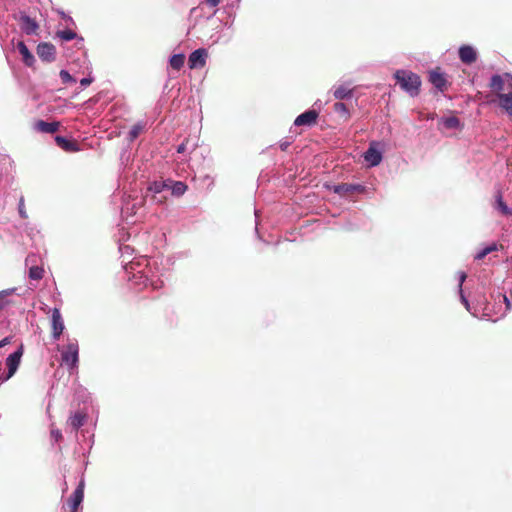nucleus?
Listing matches in <instances>:
<instances>
[{
	"label": "nucleus",
	"mask_w": 512,
	"mask_h": 512,
	"mask_svg": "<svg viewBox=\"0 0 512 512\" xmlns=\"http://www.w3.org/2000/svg\"><path fill=\"white\" fill-rule=\"evenodd\" d=\"M119 252L123 268L128 274V281L133 288L142 290L150 287L152 290H159L164 286V281L161 278L162 273L159 271L156 260L147 259L146 257L128 260L134 249L124 243L119 244Z\"/></svg>",
	"instance_id": "nucleus-1"
},
{
	"label": "nucleus",
	"mask_w": 512,
	"mask_h": 512,
	"mask_svg": "<svg viewBox=\"0 0 512 512\" xmlns=\"http://www.w3.org/2000/svg\"><path fill=\"white\" fill-rule=\"evenodd\" d=\"M394 78L400 87L411 97L419 94L421 79L416 73L400 69L394 73Z\"/></svg>",
	"instance_id": "nucleus-2"
},
{
	"label": "nucleus",
	"mask_w": 512,
	"mask_h": 512,
	"mask_svg": "<svg viewBox=\"0 0 512 512\" xmlns=\"http://www.w3.org/2000/svg\"><path fill=\"white\" fill-rule=\"evenodd\" d=\"M61 359L70 372L78 368L79 363V344L77 339H69L68 343L61 352Z\"/></svg>",
	"instance_id": "nucleus-3"
},
{
	"label": "nucleus",
	"mask_w": 512,
	"mask_h": 512,
	"mask_svg": "<svg viewBox=\"0 0 512 512\" xmlns=\"http://www.w3.org/2000/svg\"><path fill=\"white\" fill-rule=\"evenodd\" d=\"M24 348L21 344L13 353H11L5 361L7 372L2 373L1 384L7 382L10 378H12L17 372L19 365L21 363V358L23 356Z\"/></svg>",
	"instance_id": "nucleus-4"
},
{
	"label": "nucleus",
	"mask_w": 512,
	"mask_h": 512,
	"mask_svg": "<svg viewBox=\"0 0 512 512\" xmlns=\"http://www.w3.org/2000/svg\"><path fill=\"white\" fill-rule=\"evenodd\" d=\"M332 190L335 194L344 197L353 193L364 194L367 192V187L359 183H341L334 185Z\"/></svg>",
	"instance_id": "nucleus-5"
},
{
	"label": "nucleus",
	"mask_w": 512,
	"mask_h": 512,
	"mask_svg": "<svg viewBox=\"0 0 512 512\" xmlns=\"http://www.w3.org/2000/svg\"><path fill=\"white\" fill-rule=\"evenodd\" d=\"M51 327L53 340H59L65 329V324L61 311L57 307L53 308L51 312Z\"/></svg>",
	"instance_id": "nucleus-6"
},
{
	"label": "nucleus",
	"mask_w": 512,
	"mask_h": 512,
	"mask_svg": "<svg viewBox=\"0 0 512 512\" xmlns=\"http://www.w3.org/2000/svg\"><path fill=\"white\" fill-rule=\"evenodd\" d=\"M84 487L85 482L84 479H81L78 483L76 489L72 493V495L69 497L67 503L70 507L71 512H76L78 507L81 505L84 499Z\"/></svg>",
	"instance_id": "nucleus-7"
},
{
	"label": "nucleus",
	"mask_w": 512,
	"mask_h": 512,
	"mask_svg": "<svg viewBox=\"0 0 512 512\" xmlns=\"http://www.w3.org/2000/svg\"><path fill=\"white\" fill-rule=\"evenodd\" d=\"M458 56L462 63L471 65L477 60L478 52L474 46L464 44L459 47Z\"/></svg>",
	"instance_id": "nucleus-8"
},
{
	"label": "nucleus",
	"mask_w": 512,
	"mask_h": 512,
	"mask_svg": "<svg viewBox=\"0 0 512 512\" xmlns=\"http://www.w3.org/2000/svg\"><path fill=\"white\" fill-rule=\"evenodd\" d=\"M207 50L204 48H199L194 50L188 58V64L191 69L202 68L206 64L207 59Z\"/></svg>",
	"instance_id": "nucleus-9"
},
{
	"label": "nucleus",
	"mask_w": 512,
	"mask_h": 512,
	"mask_svg": "<svg viewBox=\"0 0 512 512\" xmlns=\"http://www.w3.org/2000/svg\"><path fill=\"white\" fill-rule=\"evenodd\" d=\"M18 20L20 28L25 34L33 35L37 32L39 28L38 23L24 12H20Z\"/></svg>",
	"instance_id": "nucleus-10"
},
{
	"label": "nucleus",
	"mask_w": 512,
	"mask_h": 512,
	"mask_svg": "<svg viewBox=\"0 0 512 512\" xmlns=\"http://www.w3.org/2000/svg\"><path fill=\"white\" fill-rule=\"evenodd\" d=\"M38 57L45 62H53L56 57L55 46L48 42H42L37 46Z\"/></svg>",
	"instance_id": "nucleus-11"
},
{
	"label": "nucleus",
	"mask_w": 512,
	"mask_h": 512,
	"mask_svg": "<svg viewBox=\"0 0 512 512\" xmlns=\"http://www.w3.org/2000/svg\"><path fill=\"white\" fill-rule=\"evenodd\" d=\"M318 115L319 114L315 109H308L296 117L294 125L297 127L311 126L316 123Z\"/></svg>",
	"instance_id": "nucleus-12"
},
{
	"label": "nucleus",
	"mask_w": 512,
	"mask_h": 512,
	"mask_svg": "<svg viewBox=\"0 0 512 512\" xmlns=\"http://www.w3.org/2000/svg\"><path fill=\"white\" fill-rule=\"evenodd\" d=\"M364 160L370 167L378 166L382 161V152L371 143L369 148L364 153Z\"/></svg>",
	"instance_id": "nucleus-13"
},
{
	"label": "nucleus",
	"mask_w": 512,
	"mask_h": 512,
	"mask_svg": "<svg viewBox=\"0 0 512 512\" xmlns=\"http://www.w3.org/2000/svg\"><path fill=\"white\" fill-rule=\"evenodd\" d=\"M331 91L333 97L339 101L352 99L354 96V89L350 88L349 84H341L339 86H334L331 89Z\"/></svg>",
	"instance_id": "nucleus-14"
},
{
	"label": "nucleus",
	"mask_w": 512,
	"mask_h": 512,
	"mask_svg": "<svg viewBox=\"0 0 512 512\" xmlns=\"http://www.w3.org/2000/svg\"><path fill=\"white\" fill-rule=\"evenodd\" d=\"M11 170H12V160L6 155L0 153V180H5V182H9L11 179Z\"/></svg>",
	"instance_id": "nucleus-15"
},
{
	"label": "nucleus",
	"mask_w": 512,
	"mask_h": 512,
	"mask_svg": "<svg viewBox=\"0 0 512 512\" xmlns=\"http://www.w3.org/2000/svg\"><path fill=\"white\" fill-rule=\"evenodd\" d=\"M504 79L512 80V74L504 73L503 75L494 74L490 78L489 87L492 91L497 92L498 94L504 90Z\"/></svg>",
	"instance_id": "nucleus-16"
},
{
	"label": "nucleus",
	"mask_w": 512,
	"mask_h": 512,
	"mask_svg": "<svg viewBox=\"0 0 512 512\" xmlns=\"http://www.w3.org/2000/svg\"><path fill=\"white\" fill-rule=\"evenodd\" d=\"M59 126H60L59 122H56V121L47 122L44 120H38L34 123L33 128L37 132L53 134L58 131Z\"/></svg>",
	"instance_id": "nucleus-17"
},
{
	"label": "nucleus",
	"mask_w": 512,
	"mask_h": 512,
	"mask_svg": "<svg viewBox=\"0 0 512 512\" xmlns=\"http://www.w3.org/2000/svg\"><path fill=\"white\" fill-rule=\"evenodd\" d=\"M56 36L60 38L63 41H71L76 40V46L78 48L83 47L84 45V38L82 36H78L73 30L71 29H65V30H59L56 32Z\"/></svg>",
	"instance_id": "nucleus-18"
},
{
	"label": "nucleus",
	"mask_w": 512,
	"mask_h": 512,
	"mask_svg": "<svg viewBox=\"0 0 512 512\" xmlns=\"http://www.w3.org/2000/svg\"><path fill=\"white\" fill-rule=\"evenodd\" d=\"M430 83L439 91L443 92L447 85L445 75L439 71L433 70L429 73Z\"/></svg>",
	"instance_id": "nucleus-19"
},
{
	"label": "nucleus",
	"mask_w": 512,
	"mask_h": 512,
	"mask_svg": "<svg viewBox=\"0 0 512 512\" xmlns=\"http://www.w3.org/2000/svg\"><path fill=\"white\" fill-rule=\"evenodd\" d=\"M87 413L77 411L68 419V426L74 431H78L87 421Z\"/></svg>",
	"instance_id": "nucleus-20"
},
{
	"label": "nucleus",
	"mask_w": 512,
	"mask_h": 512,
	"mask_svg": "<svg viewBox=\"0 0 512 512\" xmlns=\"http://www.w3.org/2000/svg\"><path fill=\"white\" fill-rule=\"evenodd\" d=\"M55 142H56L57 146L60 147L65 152L79 151L78 144L75 141L70 140L64 136L57 135L55 137Z\"/></svg>",
	"instance_id": "nucleus-21"
},
{
	"label": "nucleus",
	"mask_w": 512,
	"mask_h": 512,
	"mask_svg": "<svg viewBox=\"0 0 512 512\" xmlns=\"http://www.w3.org/2000/svg\"><path fill=\"white\" fill-rule=\"evenodd\" d=\"M17 49H18L19 53L21 54L25 65L31 67L35 62V58H34L33 54L30 52V50L28 49L27 45L23 41H19L17 43Z\"/></svg>",
	"instance_id": "nucleus-22"
},
{
	"label": "nucleus",
	"mask_w": 512,
	"mask_h": 512,
	"mask_svg": "<svg viewBox=\"0 0 512 512\" xmlns=\"http://www.w3.org/2000/svg\"><path fill=\"white\" fill-rule=\"evenodd\" d=\"M497 96L500 101V107L504 109L510 116H512V93H499Z\"/></svg>",
	"instance_id": "nucleus-23"
},
{
	"label": "nucleus",
	"mask_w": 512,
	"mask_h": 512,
	"mask_svg": "<svg viewBox=\"0 0 512 512\" xmlns=\"http://www.w3.org/2000/svg\"><path fill=\"white\" fill-rule=\"evenodd\" d=\"M495 209L505 216H512V208H510L504 201L501 192H498L495 199Z\"/></svg>",
	"instance_id": "nucleus-24"
},
{
	"label": "nucleus",
	"mask_w": 512,
	"mask_h": 512,
	"mask_svg": "<svg viewBox=\"0 0 512 512\" xmlns=\"http://www.w3.org/2000/svg\"><path fill=\"white\" fill-rule=\"evenodd\" d=\"M440 123L446 129H460L462 127L460 119L456 116L441 117Z\"/></svg>",
	"instance_id": "nucleus-25"
},
{
	"label": "nucleus",
	"mask_w": 512,
	"mask_h": 512,
	"mask_svg": "<svg viewBox=\"0 0 512 512\" xmlns=\"http://www.w3.org/2000/svg\"><path fill=\"white\" fill-rule=\"evenodd\" d=\"M168 190H171L172 195L179 197L186 192L187 185L182 181L171 182V186L168 185Z\"/></svg>",
	"instance_id": "nucleus-26"
},
{
	"label": "nucleus",
	"mask_w": 512,
	"mask_h": 512,
	"mask_svg": "<svg viewBox=\"0 0 512 512\" xmlns=\"http://www.w3.org/2000/svg\"><path fill=\"white\" fill-rule=\"evenodd\" d=\"M197 148V143L190 141V139L186 138L181 144H179L176 148L177 153L183 154L185 152L192 153Z\"/></svg>",
	"instance_id": "nucleus-27"
},
{
	"label": "nucleus",
	"mask_w": 512,
	"mask_h": 512,
	"mask_svg": "<svg viewBox=\"0 0 512 512\" xmlns=\"http://www.w3.org/2000/svg\"><path fill=\"white\" fill-rule=\"evenodd\" d=\"M185 55L183 53L174 54L169 59V64L174 70H180L184 66Z\"/></svg>",
	"instance_id": "nucleus-28"
},
{
	"label": "nucleus",
	"mask_w": 512,
	"mask_h": 512,
	"mask_svg": "<svg viewBox=\"0 0 512 512\" xmlns=\"http://www.w3.org/2000/svg\"><path fill=\"white\" fill-rule=\"evenodd\" d=\"M165 190H168V184L164 181H154L148 187L152 194H162Z\"/></svg>",
	"instance_id": "nucleus-29"
},
{
	"label": "nucleus",
	"mask_w": 512,
	"mask_h": 512,
	"mask_svg": "<svg viewBox=\"0 0 512 512\" xmlns=\"http://www.w3.org/2000/svg\"><path fill=\"white\" fill-rule=\"evenodd\" d=\"M333 110L335 111V113L343 116L345 119H348L350 117V111L347 105L341 101H338L333 105Z\"/></svg>",
	"instance_id": "nucleus-30"
},
{
	"label": "nucleus",
	"mask_w": 512,
	"mask_h": 512,
	"mask_svg": "<svg viewBox=\"0 0 512 512\" xmlns=\"http://www.w3.org/2000/svg\"><path fill=\"white\" fill-rule=\"evenodd\" d=\"M44 270L40 266H31L29 268V278L32 280H40L43 278Z\"/></svg>",
	"instance_id": "nucleus-31"
},
{
	"label": "nucleus",
	"mask_w": 512,
	"mask_h": 512,
	"mask_svg": "<svg viewBox=\"0 0 512 512\" xmlns=\"http://www.w3.org/2000/svg\"><path fill=\"white\" fill-rule=\"evenodd\" d=\"M497 297L499 298V301H503L505 303V310L501 314V317H504L512 309V299L502 293H498Z\"/></svg>",
	"instance_id": "nucleus-32"
},
{
	"label": "nucleus",
	"mask_w": 512,
	"mask_h": 512,
	"mask_svg": "<svg viewBox=\"0 0 512 512\" xmlns=\"http://www.w3.org/2000/svg\"><path fill=\"white\" fill-rule=\"evenodd\" d=\"M144 126L141 123L135 124L129 131V139L131 141L135 140L140 133L143 131Z\"/></svg>",
	"instance_id": "nucleus-33"
},
{
	"label": "nucleus",
	"mask_w": 512,
	"mask_h": 512,
	"mask_svg": "<svg viewBox=\"0 0 512 512\" xmlns=\"http://www.w3.org/2000/svg\"><path fill=\"white\" fill-rule=\"evenodd\" d=\"M458 293H459L460 301L465 306L466 310L469 313H471L473 316H476L477 314H476L475 311L472 310L471 304L468 301L467 297L465 296L464 291L463 290H458Z\"/></svg>",
	"instance_id": "nucleus-34"
},
{
	"label": "nucleus",
	"mask_w": 512,
	"mask_h": 512,
	"mask_svg": "<svg viewBox=\"0 0 512 512\" xmlns=\"http://www.w3.org/2000/svg\"><path fill=\"white\" fill-rule=\"evenodd\" d=\"M458 293H459L460 301L465 306L466 310L469 313H471L473 316H476L477 314H476L475 311L472 310L471 304L468 301L467 297L465 296L464 291L463 290H458Z\"/></svg>",
	"instance_id": "nucleus-35"
},
{
	"label": "nucleus",
	"mask_w": 512,
	"mask_h": 512,
	"mask_svg": "<svg viewBox=\"0 0 512 512\" xmlns=\"http://www.w3.org/2000/svg\"><path fill=\"white\" fill-rule=\"evenodd\" d=\"M240 1L241 0H233L227 4L226 9L229 17L235 18V12L239 8Z\"/></svg>",
	"instance_id": "nucleus-36"
},
{
	"label": "nucleus",
	"mask_w": 512,
	"mask_h": 512,
	"mask_svg": "<svg viewBox=\"0 0 512 512\" xmlns=\"http://www.w3.org/2000/svg\"><path fill=\"white\" fill-rule=\"evenodd\" d=\"M59 76L64 84L75 83L76 78L73 77L67 70L62 69L59 73Z\"/></svg>",
	"instance_id": "nucleus-37"
},
{
	"label": "nucleus",
	"mask_w": 512,
	"mask_h": 512,
	"mask_svg": "<svg viewBox=\"0 0 512 512\" xmlns=\"http://www.w3.org/2000/svg\"><path fill=\"white\" fill-rule=\"evenodd\" d=\"M18 213L22 219L28 218V214L26 212L24 197L21 195L18 199Z\"/></svg>",
	"instance_id": "nucleus-38"
},
{
	"label": "nucleus",
	"mask_w": 512,
	"mask_h": 512,
	"mask_svg": "<svg viewBox=\"0 0 512 512\" xmlns=\"http://www.w3.org/2000/svg\"><path fill=\"white\" fill-rule=\"evenodd\" d=\"M466 278H467V275L465 272H463V271L458 272V281H459L458 290H463V283L465 282Z\"/></svg>",
	"instance_id": "nucleus-39"
},
{
	"label": "nucleus",
	"mask_w": 512,
	"mask_h": 512,
	"mask_svg": "<svg viewBox=\"0 0 512 512\" xmlns=\"http://www.w3.org/2000/svg\"><path fill=\"white\" fill-rule=\"evenodd\" d=\"M488 254H489L488 249H486V247H484L476 253L474 258L476 260H481V259L485 258Z\"/></svg>",
	"instance_id": "nucleus-40"
},
{
	"label": "nucleus",
	"mask_w": 512,
	"mask_h": 512,
	"mask_svg": "<svg viewBox=\"0 0 512 512\" xmlns=\"http://www.w3.org/2000/svg\"><path fill=\"white\" fill-rule=\"evenodd\" d=\"M290 145H291V141L288 139H282L279 142V147L282 151H286Z\"/></svg>",
	"instance_id": "nucleus-41"
},
{
	"label": "nucleus",
	"mask_w": 512,
	"mask_h": 512,
	"mask_svg": "<svg viewBox=\"0 0 512 512\" xmlns=\"http://www.w3.org/2000/svg\"><path fill=\"white\" fill-rule=\"evenodd\" d=\"M93 80L94 79L92 77H84L80 80V85L82 88H85L89 86L93 82Z\"/></svg>",
	"instance_id": "nucleus-42"
},
{
	"label": "nucleus",
	"mask_w": 512,
	"mask_h": 512,
	"mask_svg": "<svg viewBox=\"0 0 512 512\" xmlns=\"http://www.w3.org/2000/svg\"><path fill=\"white\" fill-rule=\"evenodd\" d=\"M166 199L162 194H152V201L155 203H162Z\"/></svg>",
	"instance_id": "nucleus-43"
},
{
	"label": "nucleus",
	"mask_w": 512,
	"mask_h": 512,
	"mask_svg": "<svg viewBox=\"0 0 512 512\" xmlns=\"http://www.w3.org/2000/svg\"><path fill=\"white\" fill-rule=\"evenodd\" d=\"M12 339V336H6L2 340H0L1 348H4L6 345L10 344L12 342Z\"/></svg>",
	"instance_id": "nucleus-44"
},
{
	"label": "nucleus",
	"mask_w": 512,
	"mask_h": 512,
	"mask_svg": "<svg viewBox=\"0 0 512 512\" xmlns=\"http://www.w3.org/2000/svg\"><path fill=\"white\" fill-rule=\"evenodd\" d=\"M51 436L54 438L55 441H59L62 438V433L60 430H52Z\"/></svg>",
	"instance_id": "nucleus-45"
},
{
	"label": "nucleus",
	"mask_w": 512,
	"mask_h": 512,
	"mask_svg": "<svg viewBox=\"0 0 512 512\" xmlns=\"http://www.w3.org/2000/svg\"><path fill=\"white\" fill-rule=\"evenodd\" d=\"M16 288H10L0 291V298H3L4 296L10 295L14 292H16Z\"/></svg>",
	"instance_id": "nucleus-46"
},
{
	"label": "nucleus",
	"mask_w": 512,
	"mask_h": 512,
	"mask_svg": "<svg viewBox=\"0 0 512 512\" xmlns=\"http://www.w3.org/2000/svg\"><path fill=\"white\" fill-rule=\"evenodd\" d=\"M258 213H259V212H258V210H257V209H255V211H254L255 218H256V227H255V231H256L257 237H258L259 239H261V236H260L259 231H258V218H259V214H258Z\"/></svg>",
	"instance_id": "nucleus-47"
},
{
	"label": "nucleus",
	"mask_w": 512,
	"mask_h": 512,
	"mask_svg": "<svg viewBox=\"0 0 512 512\" xmlns=\"http://www.w3.org/2000/svg\"><path fill=\"white\" fill-rule=\"evenodd\" d=\"M205 3L210 7H216L219 5L220 0H205Z\"/></svg>",
	"instance_id": "nucleus-48"
},
{
	"label": "nucleus",
	"mask_w": 512,
	"mask_h": 512,
	"mask_svg": "<svg viewBox=\"0 0 512 512\" xmlns=\"http://www.w3.org/2000/svg\"><path fill=\"white\" fill-rule=\"evenodd\" d=\"M486 249H488V252L489 254L493 251H496L497 250V245L496 244H491V245H488L486 246Z\"/></svg>",
	"instance_id": "nucleus-49"
},
{
	"label": "nucleus",
	"mask_w": 512,
	"mask_h": 512,
	"mask_svg": "<svg viewBox=\"0 0 512 512\" xmlns=\"http://www.w3.org/2000/svg\"><path fill=\"white\" fill-rule=\"evenodd\" d=\"M62 18L65 19L67 22H70L71 24H74V21L72 17L66 15L64 12H62Z\"/></svg>",
	"instance_id": "nucleus-50"
},
{
	"label": "nucleus",
	"mask_w": 512,
	"mask_h": 512,
	"mask_svg": "<svg viewBox=\"0 0 512 512\" xmlns=\"http://www.w3.org/2000/svg\"><path fill=\"white\" fill-rule=\"evenodd\" d=\"M484 311H485L484 315L485 316H489V313H488V311H489V304H486V306L484 307Z\"/></svg>",
	"instance_id": "nucleus-51"
},
{
	"label": "nucleus",
	"mask_w": 512,
	"mask_h": 512,
	"mask_svg": "<svg viewBox=\"0 0 512 512\" xmlns=\"http://www.w3.org/2000/svg\"><path fill=\"white\" fill-rule=\"evenodd\" d=\"M4 305H5V303L0 301V310L3 309Z\"/></svg>",
	"instance_id": "nucleus-52"
},
{
	"label": "nucleus",
	"mask_w": 512,
	"mask_h": 512,
	"mask_svg": "<svg viewBox=\"0 0 512 512\" xmlns=\"http://www.w3.org/2000/svg\"><path fill=\"white\" fill-rule=\"evenodd\" d=\"M232 23H233V21L231 23L226 24L228 26V28H230L232 26Z\"/></svg>",
	"instance_id": "nucleus-53"
}]
</instances>
